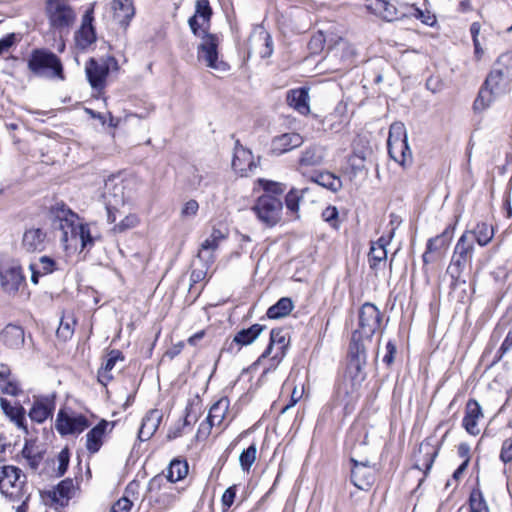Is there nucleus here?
I'll list each match as a JSON object with an SVG mask.
<instances>
[{
  "mask_svg": "<svg viewBox=\"0 0 512 512\" xmlns=\"http://www.w3.org/2000/svg\"><path fill=\"white\" fill-rule=\"evenodd\" d=\"M53 226L61 231L60 240L68 244L70 240H80L82 248L94 245V239L87 224L79 223L78 215L64 202H56L50 208Z\"/></svg>",
  "mask_w": 512,
  "mask_h": 512,
  "instance_id": "obj_1",
  "label": "nucleus"
},
{
  "mask_svg": "<svg viewBox=\"0 0 512 512\" xmlns=\"http://www.w3.org/2000/svg\"><path fill=\"white\" fill-rule=\"evenodd\" d=\"M189 27L192 33L201 38V43L197 49V57L199 61H204L206 66L217 70L227 71L228 65L218 60V45L219 40L215 34L208 33L206 29L201 28L196 16H192L188 20Z\"/></svg>",
  "mask_w": 512,
  "mask_h": 512,
  "instance_id": "obj_2",
  "label": "nucleus"
},
{
  "mask_svg": "<svg viewBox=\"0 0 512 512\" xmlns=\"http://www.w3.org/2000/svg\"><path fill=\"white\" fill-rule=\"evenodd\" d=\"M288 345V333L284 329L277 328L271 330L268 346L252 365V368L264 365L260 380H263L269 372L276 370L286 355Z\"/></svg>",
  "mask_w": 512,
  "mask_h": 512,
  "instance_id": "obj_3",
  "label": "nucleus"
},
{
  "mask_svg": "<svg viewBox=\"0 0 512 512\" xmlns=\"http://www.w3.org/2000/svg\"><path fill=\"white\" fill-rule=\"evenodd\" d=\"M27 67L35 77L50 80L65 79L64 69L60 58L48 49H33L27 59Z\"/></svg>",
  "mask_w": 512,
  "mask_h": 512,
  "instance_id": "obj_4",
  "label": "nucleus"
},
{
  "mask_svg": "<svg viewBox=\"0 0 512 512\" xmlns=\"http://www.w3.org/2000/svg\"><path fill=\"white\" fill-rule=\"evenodd\" d=\"M366 378L365 372L346 368L343 378L339 381L335 391V401L343 406L346 413H350L361 396L362 384Z\"/></svg>",
  "mask_w": 512,
  "mask_h": 512,
  "instance_id": "obj_5",
  "label": "nucleus"
},
{
  "mask_svg": "<svg viewBox=\"0 0 512 512\" xmlns=\"http://www.w3.org/2000/svg\"><path fill=\"white\" fill-rule=\"evenodd\" d=\"M389 156L402 166L411 164L412 152L408 144V136L405 125L402 122H394L389 129L387 140Z\"/></svg>",
  "mask_w": 512,
  "mask_h": 512,
  "instance_id": "obj_6",
  "label": "nucleus"
},
{
  "mask_svg": "<svg viewBox=\"0 0 512 512\" xmlns=\"http://www.w3.org/2000/svg\"><path fill=\"white\" fill-rule=\"evenodd\" d=\"M119 69L118 61L113 56L99 59L90 58L85 65V72L89 84L94 90L102 91L106 86V79L110 71Z\"/></svg>",
  "mask_w": 512,
  "mask_h": 512,
  "instance_id": "obj_7",
  "label": "nucleus"
},
{
  "mask_svg": "<svg viewBox=\"0 0 512 512\" xmlns=\"http://www.w3.org/2000/svg\"><path fill=\"white\" fill-rule=\"evenodd\" d=\"M474 253L473 239L470 233H463L457 241L451 263L448 267L450 275L458 279L466 266L471 262Z\"/></svg>",
  "mask_w": 512,
  "mask_h": 512,
  "instance_id": "obj_8",
  "label": "nucleus"
},
{
  "mask_svg": "<svg viewBox=\"0 0 512 512\" xmlns=\"http://www.w3.org/2000/svg\"><path fill=\"white\" fill-rule=\"evenodd\" d=\"M46 14L50 25L58 30L73 25L76 14L67 0H46Z\"/></svg>",
  "mask_w": 512,
  "mask_h": 512,
  "instance_id": "obj_9",
  "label": "nucleus"
},
{
  "mask_svg": "<svg viewBox=\"0 0 512 512\" xmlns=\"http://www.w3.org/2000/svg\"><path fill=\"white\" fill-rule=\"evenodd\" d=\"M26 483V475L18 467L0 466V492L9 497H20Z\"/></svg>",
  "mask_w": 512,
  "mask_h": 512,
  "instance_id": "obj_10",
  "label": "nucleus"
},
{
  "mask_svg": "<svg viewBox=\"0 0 512 512\" xmlns=\"http://www.w3.org/2000/svg\"><path fill=\"white\" fill-rule=\"evenodd\" d=\"M282 209L281 200L270 194L260 196L253 207L259 220L268 226H274L279 222Z\"/></svg>",
  "mask_w": 512,
  "mask_h": 512,
  "instance_id": "obj_11",
  "label": "nucleus"
},
{
  "mask_svg": "<svg viewBox=\"0 0 512 512\" xmlns=\"http://www.w3.org/2000/svg\"><path fill=\"white\" fill-rule=\"evenodd\" d=\"M381 321L382 314L378 307L370 302H366L359 311V329L353 333H358L359 337L370 340L380 328Z\"/></svg>",
  "mask_w": 512,
  "mask_h": 512,
  "instance_id": "obj_12",
  "label": "nucleus"
},
{
  "mask_svg": "<svg viewBox=\"0 0 512 512\" xmlns=\"http://www.w3.org/2000/svg\"><path fill=\"white\" fill-rule=\"evenodd\" d=\"M56 430L62 436L80 434L89 427V421L82 414L70 415L64 410H60L57 415Z\"/></svg>",
  "mask_w": 512,
  "mask_h": 512,
  "instance_id": "obj_13",
  "label": "nucleus"
},
{
  "mask_svg": "<svg viewBox=\"0 0 512 512\" xmlns=\"http://www.w3.org/2000/svg\"><path fill=\"white\" fill-rule=\"evenodd\" d=\"M258 165L259 157L255 159L249 149H246L240 145L239 141H236L232 159V168L234 171L242 177H247L255 172Z\"/></svg>",
  "mask_w": 512,
  "mask_h": 512,
  "instance_id": "obj_14",
  "label": "nucleus"
},
{
  "mask_svg": "<svg viewBox=\"0 0 512 512\" xmlns=\"http://www.w3.org/2000/svg\"><path fill=\"white\" fill-rule=\"evenodd\" d=\"M353 464L351 469V481L361 490H368L375 481V468L372 467L367 460L358 461L351 457Z\"/></svg>",
  "mask_w": 512,
  "mask_h": 512,
  "instance_id": "obj_15",
  "label": "nucleus"
},
{
  "mask_svg": "<svg viewBox=\"0 0 512 512\" xmlns=\"http://www.w3.org/2000/svg\"><path fill=\"white\" fill-rule=\"evenodd\" d=\"M1 286L7 293H16L25 281L22 268L17 263L4 266L0 269Z\"/></svg>",
  "mask_w": 512,
  "mask_h": 512,
  "instance_id": "obj_16",
  "label": "nucleus"
},
{
  "mask_svg": "<svg viewBox=\"0 0 512 512\" xmlns=\"http://www.w3.org/2000/svg\"><path fill=\"white\" fill-rule=\"evenodd\" d=\"M54 409V395L39 396L35 398L28 416L34 422L43 423L49 417H52Z\"/></svg>",
  "mask_w": 512,
  "mask_h": 512,
  "instance_id": "obj_17",
  "label": "nucleus"
},
{
  "mask_svg": "<svg viewBox=\"0 0 512 512\" xmlns=\"http://www.w3.org/2000/svg\"><path fill=\"white\" fill-rule=\"evenodd\" d=\"M450 242V235L448 230L443 233L430 238L426 245V250L422 255V260L425 265L436 262L441 258L442 253L448 247Z\"/></svg>",
  "mask_w": 512,
  "mask_h": 512,
  "instance_id": "obj_18",
  "label": "nucleus"
},
{
  "mask_svg": "<svg viewBox=\"0 0 512 512\" xmlns=\"http://www.w3.org/2000/svg\"><path fill=\"white\" fill-rule=\"evenodd\" d=\"M226 239V235L219 229H213L211 234L201 243L198 251V258L203 260L207 265L214 262V252L218 249L219 244Z\"/></svg>",
  "mask_w": 512,
  "mask_h": 512,
  "instance_id": "obj_19",
  "label": "nucleus"
},
{
  "mask_svg": "<svg viewBox=\"0 0 512 512\" xmlns=\"http://www.w3.org/2000/svg\"><path fill=\"white\" fill-rule=\"evenodd\" d=\"M484 417L479 402L475 399H469L466 403L465 415L462 426L470 435L476 436L480 433L478 421Z\"/></svg>",
  "mask_w": 512,
  "mask_h": 512,
  "instance_id": "obj_20",
  "label": "nucleus"
},
{
  "mask_svg": "<svg viewBox=\"0 0 512 512\" xmlns=\"http://www.w3.org/2000/svg\"><path fill=\"white\" fill-rule=\"evenodd\" d=\"M358 333L352 334V342L349 347V361L347 369L364 372L363 368L366 364V349L360 341Z\"/></svg>",
  "mask_w": 512,
  "mask_h": 512,
  "instance_id": "obj_21",
  "label": "nucleus"
},
{
  "mask_svg": "<svg viewBox=\"0 0 512 512\" xmlns=\"http://www.w3.org/2000/svg\"><path fill=\"white\" fill-rule=\"evenodd\" d=\"M46 244L47 235L40 228H29L23 234L22 248L29 253L44 251Z\"/></svg>",
  "mask_w": 512,
  "mask_h": 512,
  "instance_id": "obj_22",
  "label": "nucleus"
},
{
  "mask_svg": "<svg viewBox=\"0 0 512 512\" xmlns=\"http://www.w3.org/2000/svg\"><path fill=\"white\" fill-rule=\"evenodd\" d=\"M93 19V10L86 11L82 18L81 27L76 32V44L81 49H86L96 40L95 30L92 25Z\"/></svg>",
  "mask_w": 512,
  "mask_h": 512,
  "instance_id": "obj_23",
  "label": "nucleus"
},
{
  "mask_svg": "<svg viewBox=\"0 0 512 512\" xmlns=\"http://www.w3.org/2000/svg\"><path fill=\"white\" fill-rule=\"evenodd\" d=\"M0 407L5 416L8 417L9 420L13 422L18 429L22 430L25 434H28V428L25 417L26 411L22 405H20L19 403L13 405L9 400L1 397Z\"/></svg>",
  "mask_w": 512,
  "mask_h": 512,
  "instance_id": "obj_24",
  "label": "nucleus"
},
{
  "mask_svg": "<svg viewBox=\"0 0 512 512\" xmlns=\"http://www.w3.org/2000/svg\"><path fill=\"white\" fill-rule=\"evenodd\" d=\"M76 493V486L71 478L62 480L55 488L47 492L48 497L52 503L64 507L68 504L69 500L74 497Z\"/></svg>",
  "mask_w": 512,
  "mask_h": 512,
  "instance_id": "obj_25",
  "label": "nucleus"
},
{
  "mask_svg": "<svg viewBox=\"0 0 512 512\" xmlns=\"http://www.w3.org/2000/svg\"><path fill=\"white\" fill-rule=\"evenodd\" d=\"M438 451L439 449L434 447L428 440L423 441L419 446L418 453L415 455L414 467L423 470L424 474L427 475L433 466Z\"/></svg>",
  "mask_w": 512,
  "mask_h": 512,
  "instance_id": "obj_26",
  "label": "nucleus"
},
{
  "mask_svg": "<svg viewBox=\"0 0 512 512\" xmlns=\"http://www.w3.org/2000/svg\"><path fill=\"white\" fill-rule=\"evenodd\" d=\"M303 144V137L298 133H284L274 137L271 150L276 155L287 153Z\"/></svg>",
  "mask_w": 512,
  "mask_h": 512,
  "instance_id": "obj_27",
  "label": "nucleus"
},
{
  "mask_svg": "<svg viewBox=\"0 0 512 512\" xmlns=\"http://www.w3.org/2000/svg\"><path fill=\"white\" fill-rule=\"evenodd\" d=\"M108 426H111V428L114 426V423H110L106 420H101L95 427H93L87 434H86V448L91 454L97 453L102 444H103V437L106 433V430Z\"/></svg>",
  "mask_w": 512,
  "mask_h": 512,
  "instance_id": "obj_28",
  "label": "nucleus"
},
{
  "mask_svg": "<svg viewBox=\"0 0 512 512\" xmlns=\"http://www.w3.org/2000/svg\"><path fill=\"white\" fill-rule=\"evenodd\" d=\"M113 16L118 24L126 28L135 15L133 0H113Z\"/></svg>",
  "mask_w": 512,
  "mask_h": 512,
  "instance_id": "obj_29",
  "label": "nucleus"
},
{
  "mask_svg": "<svg viewBox=\"0 0 512 512\" xmlns=\"http://www.w3.org/2000/svg\"><path fill=\"white\" fill-rule=\"evenodd\" d=\"M162 419V414L157 409H152L142 419L141 426L138 431L140 441L149 440L156 432Z\"/></svg>",
  "mask_w": 512,
  "mask_h": 512,
  "instance_id": "obj_30",
  "label": "nucleus"
},
{
  "mask_svg": "<svg viewBox=\"0 0 512 512\" xmlns=\"http://www.w3.org/2000/svg\"><path fill=\"white\" fill-rule=\"evenodd\" d=\"M325 158V149L319 145L307 147L298 160V170L303 171L304 168L321 165Z\"/></svg>",
  "mask_w": 512,
  "mask_h": 512,
  "instance_id": "obj_31",
  "label": "nucleus"
},
{
  "mask_svg": "<svg viewBox=\"0 0 512 512\" xmlns=\"http://www.w3.org/2000/svg\"><path fill=\"white\" fill-rule=\"evenodd\" d=\"M287 102L290 107L302 115L310 112L308 89L301 87L288 92Z\"/></svg>",
  "mask_w": 512,
  "mask_h": 512,
  "instance_id": "obj_32",
  "label": "nucleus"
},
{
  "mask_svg": "<svg viewBox=\"0 0 512 512\" xmlns=\"http://www.w3.org/2000/svg\"><path fill=\"white\" fill-rule=\"evenodd\" d=\"M484 85L488 87L495 95H502L508 90L509 79L503 69H494L487 76Z\"/></svg>",
  "mask_w": 512,
  "mask_h": 512,
  "instance_id": "obj_33",
  "label": "nucleus"
},
{
  "mask_svg": "<svg viewBox=\"0 0 512 512\" xmlns=\"http://www.w3.org/2000/svg\"><path fill=\"white\" fill-rule=\"evenodd\" d=\"M265 328L264 325L253 324L249 328L241 329L235 334L229 349L232 350L233 344H236L239 348L252 344Z\"/></svg>",
  "mask_w": 512,
  "mask_h": 512,
  "instance_id": "obj_34",
  "label": "nucleus"
},
{
  "mask_svg": "<svg viewBox=\"0 0 512 512\" xmlns=\"http://www.w3.org/2000/svg\"><path fill=\"white\" fill-rule=\"evenodd\" d=\"M0 390L3 394L18 396L22 393L19 382L11 376L8 365H0Z\"/></svg>",
  "mask_w": 512,
  "mask_h": 512,
  "instance_id": "obj_35",
  "label": "nucleus"
},
{
  "mask_svg": "<svg viewBox=\"0 0 512 512\" xmlns=\"http://www.w3.org/2000/svg\"><path fill=\"white\" fill-rule=\"evenodd\" d=\"M29 269L31 271V282L33 284H38L40 276L53 273L59 268L57 262L53 258L42 256L39 259V264L31 263L29 265Z\"/></svg>",
  "mask_w": 512,
  "mask_h": 512,
  "instance_id": "obj_36",
  "label": "nucleus"
},
{
  "mask_svg": "<svg viewBox=\"0 0 512 512\" xmlns=\"http://www.w3.org/2000/svg\"><path fill=\"white\" fill-rule=\"evenodd\" d=\"M118 360H124L122 352L116 349L111 350L108 353V357L105 363L102 364L101 368L98 370L97 373L98 381L102 385L106 386L113 379V376L111 375L110 372L114 368Z\"/></svg>",
  "mask_w": 512,
  "mask_h": 512,
  "instance_id": "obj_37",
  "label": "nucleus"
},
{
  "mask_svg": "<svg viewBox=\"0 0 512 512\" xmlns=\"http://www.w3.org/2000/svg\"><path fill=\"white\" fill-rule=\"evenodd\" d=\"M373 11L386 21L398 20L404 16L397 7L386 0H374L371 3Z\"/></svg>",
  "mask_w": 512,
  "mask_h": 512,
  "instance_id": "obj_38",
  "label": "nucleus"
},
{
  "mask_svg": "<svg viewBox=\"0 0 512 512\" xmlns=\"http://www.w3.org/2000/svg\"><path fill=\"white\" fill-rule=\"evenodd\" d=\"M0 339L10 348H18L24 343V331L20 326L9 324L1 332Z\"/></svg>",
  "mask_w": 512,
  "mask_h": 512,
  "instance_id": "obj_39",
  "label": "nucleus"
},
{
  "mask_svg": "<svg viewBox=\"0 0 512 512\" xmlns=\"http://www.w3.org/2000/svg\"><path fill=\"white\" fill-rule=\"evenodd\" d=\"M228 409L229 399L227 397L220 398L211 406L207 416V421L210 422V425H221L225 419Z\"/></svg>",
  "mask_w": 512,
  "mask_h": 512,
  "instance_id": "obj_40",
  "label": "nucleus"
},
{
  "mask_svg": "<svg viewBox=\"0 0 512 512\" xmlns=\"http://www.w3.org/2000/svg\"><path fill=\"white\" fill-rule=\"evenodd\" d=\"M105 194L108 198L112 197V199L108 200V205L118 206L124 204L125 194L123 182L120 181L116 183L113 179L108 180L105 184Z\"/></svg>",
  "mask_w": 512,
  "mask_h": 512,
  "instance_id": "obj_41",
  "label": "nucleus"
},
{
  "mask_svg": "<svg viewBox=\"0 0 512 512\" xmlns=\"http://www.w3.org/2000/svg\"><path fill=\"white\" fill-rule=\"evenodd\" d=\"M465 233H470L473 242L476 241L480 246L487 245L494 236L493 227L484 222L478 223L473 230Z\"/></svg>",
  "mask_w": 512,
  "mask_h": 512,
  "instance_id": "obj_42",
  "label": "nucleus"
},
{
  "mask_svg": "<svg viewBox=\"0 0 512 512\" xmlns=\"http://www.w3.org/2000/svg\"><path fill=\"white\" fill-rule=\"evenodd\" d=\"M293 308L292 300L288 297H282L268 308L266 315L270 319H280L289 315Z\"/></svg>",
  "mask_w": 512,
  "mask_h": 512,
  "instance_id": "obj_43",
  "label": "nucleus"
},
{
  "mask_svg": "<svg viewBox=\"0 0 512 512\" xmlns=\"http://www.w3.org/2000/svg\"><path fill=\"white\" fill-rule=\"evenodd\" d=\"M311 180L333 192H337L342 187L341 179L330 172L317 173L315 176L311 177Z\"/></svg>",
  "mask_w": 512,
  "mask_h": 512,
  "instance_id": "obj_44",
  "label": "nucleus"
},
{
  "mask_svg": "<svg viewBox=\"0 0 512 512\" xmlns=\"http://www.w3.org/2000/svg\"><path fill=\"white\" fill-rule=\"evenodd\" d=\"M188 474V464L185 460L174 459L170 462L167 469L166 478L168 481L175 483L182 480Z\"/></svg>",
  "mask_w": 512,
  "mask_h": 512,
  "instance_id": "obj_45",
  "label": "nucleus"
},
{
  "mask_svg": "<svg viewBox=\"0 0 512 512\" xmlns=\"http://www.w3.org/2000/svg\"><path fill=\"white\" fill-rule=\"evenodd\" d=\"M498 97V95H495L492 90H490L488 87H486L484 84L482 88L480 89L477 98L475 99L473 103V108L475 111H483L486 108H488L491 103L494 101V99Z\"/></svg>",
  "mask_w": 512,
  "mask_h": 512,
  "instance_id": "obj_46",
  "label": "nucleus"
},
{
  "mask_svg": "<svg viewBox=\"0 0 512 512\" xmlns=\"http://www.w3.org/2000/svg\"><path fill=\"white\" fill-rule=\"evenodd\" d=\"M306 191L307 188L301 190L292 188L285 197V204L287 210L292 214L296 215V218L299 217V204Z\"/></svg>",
  "mask_w": 512,
  "mask_h": 512,
  "instance_id": "obj_47",
  "label": "nucleus"
},
{
  "mask_svg": "<svg viewBox=\"0 0 512 512\" xmlns=\"http://www.w3.org/2000/svg\"><path fill=\"white\" fill-rule=\"evenodd\" d=\"M387 260V250L385 248L370 247L368 254L369 266L373 270H378L385 265Z\"/></svg>",
  "mask_w": 512,
  "mask_h": 512,
  "instance_id": "obj_48",
  "label": "nucleus"
},
{
  "mask_svg": "<svg viewBox=\"0 0 512 512\" xmlns=\"http://www.w3.org/2000/svg\"><path fill=\"white\" fill-rule=\"evenodd\" d=\"M257 455V446L252 443L247 449H244L239 456V463L243 471H249L254 464Z\"/></svg>",
  "mask_w": 512,
  "mask_h": 512,
  "instance_id": "obj_49",
  "label": "nucleus"
},
{
  "mask_svg": "<svg viewBox=\"0 0 512 512\" xmlns=\"http://www.w3.org/2000/svg\"><path fill=\"white\" fill-rule=\"evenodd\" d=\"M76 321L72 317H62L60 325L56 331L57 337L66 341L70 339L74 333Z\"/></svg>",
  "mask_w": 512,
  "mask_h": 512,
  "instance_id": "obj_50",
  "label": "nucleus"
},
{
  "mask_svg": "<svg viewBox=\"0 0 512 512\" xmlns=\"http://www.w3.org/2000/svg\"><path fill=\"white\" fill-rule=\"evenodd\" d=\"M471 512H490L486 500L480 491H473L469 499Z\"/></svg>",
  "mask_w": 512,
  "mask_h": 512,
  "instance_id": "obj_51",
  "label": "nucleus"
},
{
  "mask_svg": "<svg viewBox=\"0 0 512 512\" xmlns=\"http://www.w3.org/2000/svg\"><path fill=\"white\" fill-rule=\"evenodd\" d=\"M197 18H202L203 22H207L209 24L211 16H212V8L210 6L209 0H197L195 4V14Z\"/></svg>",
  "mask_w": 512,
  "mask_h": 512,
  "instance_id": "obj_52",
  "label": "nucleus"
},
{
  "mask_svg": "<svg viewBox=\"0 0 512 512\" xmlns=\"http://www.w3.org/2000/svg\"><path fill=\"white\" fill-rule=\"evenodd\" d=\"M138 223H139V219H138L137 215L129 214V215L125 216V218L122 219L119 223H117L114 226L113 230L115 232L121 233V232H124L125 230L134 228L135 226H137Z\"/></svg>",
  "mask_w": 512,
  "mask_h": 512,
  "instance_id": "obj_53",
  "label": "nucleus"
},
{
  "mask_svg": "<svg viewBox=\"0 0 512 512\" xmlns=\"http://www.w3.org/2000/svg\"><path fill=\"white\" fill-rule=\"evenodd\" d=\"M338 210L335 206H328L322 212V218L329 223L331 227L337 229L339 227Z\"/></svg>",
  "mask_w": 512,
  "mask_h": 512,
  "instance_id": "obj_54",
  "label": "nucleus"
},
{
  "mask_svg": "<svg viewBox=\"0 0 512 512\" xmlns=\"http://www.w3.org/2000/svg\"><path fill=\"white\" fill-rule=\"evenodd\" d=\"M69 459H70L69 450L67 448H64L58 454V467L56 470V475L58 477H61L66 473V471L68 469V465H69Z\"/></svg>",
  "mask_w": 512,
  "mask_h": 512,
  "instance_id": "obj_55",
  "label": "nucleus"
},
{
  "mask_svg": "<svg viewBox=\"0 0 512 512\" xmlns=\"http://www.w3.org/2000/svg\"><path fill=\"white\" fill-rule=\"evenodd\" d=\"M325 37L322 32H318L313 35L308 43L309 50L311 53L317 54L324 48Z\"/></svg>",
  "mask_w": 512,
  "mask_h": 512,
  "instance_id": "obj_56",
  "label": "nucleus"
},
{
  "mask_svg": "<svg viewBox=\"0 0 512 512\" xmlns=\"http://www.w3.org/2000/svg\"><path fill=\"white\" fill-rule=\"evenodd\" d=\"M260 185L268 193L280 195L284 192L285 186L282 183L259 179Z\"/></svg>",
  "mask_w": 512,
  "mask_h": 512,
  "instance_id": "obj_57",
  "label": "nucleus"
},
{
  "mask_svg": "<svg viewBox=\"0 0 512 512\" xmlns=\"http://www.w3.org/2000/svg\"><path fill=\"white\" fill-rule=\"evenodd\" d=\"M22 454L27 459L29 466L36 470L41 463L42 456L40 454H32L31 449L28 447H24Z\"/></svg>",
  "mask_w": 512,
  "mask_h": 512,
  "instance_id": "obj_58",
  "label": "nucleus"
},
{
  "mask_svg": "<svg viewBox=\"0 0 512 512\" xmlns=\"http://www.w3.org/2000/svg\"><path fill=\"white\" fill-rule=\"evenodd\" d=\"M132 505L127 497H121L112 505L110 512H130Z\"/></svg>",
  "mask_w": 512,
  "mask_h": 512,
  "instance_id": "obj_59",
  "label": "nucleus"
},
{
  "mask_svg": "<svg viewBox=\"0 0 512 512\" xmlns=\"http://www.w3.org/2000/svg\"><path fill=\"white\" fill-rule=\"evenodd\" d=\"M199 209V204L196 200L191 199L187 201L182 209H181V216L182 217H193L197 214Z\"/></svg>",
  "mask_w": 512,
  "mask_h": 512,
  "instance_id": "obj_60",
  "label": "nucleus"
},
{
  "mask_svg": "<svg viewBox=\"0 0 512 512\" xmlns=\"http://www.w3.org/2000/svg\"><path fill=\"white\" fill-rule=\"evenodd\" d=\"M500 459L504 463H509L512 461V440L511 439L504 440L502 447H501Z\"/></svg>",
  "mask_w": 512,
  "mask_h": 512,
  "instance_id": "obj_61",
  "label": "nucleus"
},
{
  "mask_svg": "<svg viewBox=\"0 0 512 512\" xmlns=\"http://www.w3.org/2000/svg\"><path fill=\"white\" fill-rule=\"evenodd\" d=\"M364 161H365V157L358 153H354L349 158V164H350L354 174H357V172L361 171L364 168Z\"/></svg>",
  "mask_w": 512,
  "mask_h": 512,
  "instance_id": "obj_62",
  "label": "nucleus"
},
{
  "mask_svg": "<svg viewBox=\"0 0 512 512\" xmlns=\"http://www.w3.org/2000/svg\"><path fill=\"white\" fill-rule=\"evenodd\" d=\"M236 497V486L228 487L222 495V504L226 508L231 507Z\"/></svg>",
  "mask_w": 512,
  "mask_h": 512,
  "instance_id": "obj_63",
  "label": "nucleus"
},
{
  "mask_svg": "<svg viewBox=\"0 0 512 512\" xmlns=\"http://www.w3.org/2000/svg\"><path fill=\"white\" fill-rule=\"evenodd\" d=\"M16 42V35L10 33L4 38L0 39V55L7 52Z\"/></svg>",
  "mask_w": 512,
  "mask_h": 512,
  "instance_id": "obj_64",
  "label": "nucleus"
}]
</instances>
